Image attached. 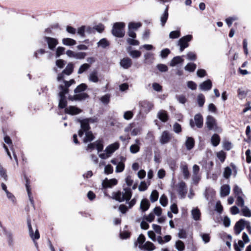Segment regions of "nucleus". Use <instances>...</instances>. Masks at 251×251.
<instances>
[{
    "label": "nucleus",
    "instance_id": "4c0bfd02",
    "mask_svg": "<svg viewBox=\"0 0 251 251\" xmlns=\"http://www.w3.org/2000/svg\"><path fill=\"white\" fill-rule=\"evenodd\" d=\"M143 248L148 251H151L155 249V247L153 243L150 241L146 242L143 245Z\"/></svg>",
    "mask_w": 251,
    "mask_h": 251
},
{
    "label": "nucleus",
    "instance_id": "09e8293b",
    "mask_svg": "<svg viewBox=\"0 0 251 251\" xmlns=\"http://www.w3.org/2000/svg\"><path fill=\"white\" fill-rule=\"evenodd\" d=\"M129 54L133 58H137L139 57L141 55V51L137 50H133L129 52Z\"/></svg>",
    "mask_w": 251,
    "mask_h": 251
},
{
    "label": "nucleus",
    "instance_id": "a878e982",
    "mask_svg": "<svg viewBox=\"0 0 251 251\" xmlns=\"http://www.w3.org/2000/svg\"><path fill=\"white\" fill-rule=\"evenodd\" d=\"M25 178L26 180L25 187H26V191L28 194L29 201H30L31 203L32 204H33V198L31 197V190L30 189L29 180L26 176H25Z\"/></svg>",
    "mask_w": 251,
    "mask_h": 251
},
{
    "label": "nucleus",
    "instance_id": "aec40b11",
    "mask_svg": "<svg viewBox=\"0 0 251 251\" xmlns=\"http://www.w3.org/2000/svg\"><path fill=\"white\" fill-rule=\"evenodd\" d=\"M230 192V187L228 185H223L220 189V195L222 197L228 196Z\"/></svg>",
    "mask_w": 251,
    "mask_h": 251
},
{
    "label": "nucleus",
    "instance_id": "69168bd1",
    "mask_svg": "<svg viewBox=\"0 0 251 251\" xmlns=\"http://www.w3.org/2000/svg\"><path fill=\"white\" fill-rule=\"evenodd\" d=\"M170 53V50L168 49H163L161 51L160 56L163 58H165L167 57Z\"/></svg>",
    "mask_w": 251,
    "mask_h": 251
},
{
    "label": "nucleus",
    "instance_id": "5fc2aeb1",
    "mask_svg": "<svg viewBox=\"0 0 251 251\" xmlns=\"http://www.w3.org/2000/svg\"><path fill=\"white\" fill-rule=\"evenodd\" d=\"M201 236L202 238V241L204 243H207L210 241V235L207 233H201Z\"/></svg>",
    "mask_w": 251,
    "mask_h": 251
},
{
    "label": "nucleus",
    "instance_id": "ea45409f",
    "mask_svg": "<svg viewBox=\"0 0 251 251\" xmlns=\"http://www.w3.org/2000/svg\"><path fill=\"white\" fill-rule=\"evenodd\" d=\"M196 67L197 66L196 64L193 63H189L185 66L184 69L186 71H189L190 72H193L196 69Z\"/></svg>",
    "mask_w": 251,
    "mask_h": 251
},
{
    "label": "nucleus",
    "instance_id": "864d4df0",
    "mask_svg": "<svg viewBox=\"0 0 251 251\" xmlns=\"http://www.w3.org/2000/svg\"><path fill=\"white\" fill-rule=\"evenodd\" d=\"M159 202L162 206H166L168 203V199L164 195H163L160 198Z\"/></svg>",
    "mask_w": 251,
    "mask_h": 251
},
{
    "label": "nucleus",
    "instance_id": "e2e57ef3",
    "mask_svg": "<svg viewBox=\"0 0 251 251\" xmlns=\"http://www.w3.org/2000/svg\"><path fill=\"white\" fill-rule=\"evenodd\" d=\"M133 116V113L130 111H127L125 112L124 114V118L126 120L131 119Z\"/></svg>",
    "mask_w": 251,
    "mask_h": 251
},
{
    "label": "nucleus",
    "instance_id": "a211bd4d",
    "mask_svg": "<svg viewBox=\"0 0 251 251\" xmlns=\"http://www.w3.org/2000/svg\"><path fill=\"white\" fill-rule=\"evenodd\" d=\"M119 148V144L115 142L107 146L104 151L110 155Z\"/></svg>",
    "mask_w": 251,
    "mask_h": 251
},
{
    "label": "nucleus",
    "instance_id": "f257e3e1",
    "mask_svg": "<svg viewBox=\"0 0 251 251\" xmlns=\"http://www.w3.org/2000/svg\"><path fill=\"white\" fill-rule=\"evenodd\" d=\"M132 191L128 187L124 188L123 192L118 191L113 193L112 198L119 202L128 201L131 198Z\"/></svg>",
    "mask_w": 251,
    "mask_h": 251
},
{
    "label": "nucleus",
    "instance_id": "0e129e2a",
    "mask_svg": "<svg viewBox=\"0 0 251 251\" xmlns=\"http://www.w3.org/2000/svg\"><path fill=\"white\" fill-rule=\"evenodd\" d=\"M86 54L85 52H75V58L77 59H82L85 58Z\"/></svg>",
    "mask_w": 251,
    "mask_h": 251
},
{
    "label": "nucleus",
    "instance_id": "a18cd8bd",
    "mask_svg": "<svg viewBox=\"0 0 251 251\" xmlns=\"http://www.w3.org/2000/svg\"><path fill=\"white\" fill-rule=\"evenodd\" d=\"M90 65H89L87 63L83 64V65L80 66V67H79V68L78 70L77 73L78 74H82L84 72H85V71L88 70L90 68Z\"/></svg>",
    "mask_w": 251,
    "mask_h": 251
},
{
    "label": "nucleus",
    "instance_id": "5701e85b",
    "mask_svg": "<svg viewBox=\"0 0 251 251\" xmlns=\"http://www.w3.org/2000/svg\"><path fill=\"white\" fill-rule=\"evenodd\" d=\"M150 206V203L149 201L147 199H144L141 201L140 208L142 211L145 212L149 208Z\"/></svg>",
    "mask_w": 251,
    "mask_h": 251
},
{
    "label": "nucleus",
    "instance_id": "20e7f679",
    "mask_svg": "<svg viewBox=\"0 0 251 251\" xmlns=\"http://www.w3.org/2000/svg\"><path fill=\"white\" fill-rule=\"evenodd\" d=\"M190 126L191 128H194L195 126L198 128H201L203 126V118L201 114H197L195 115L194 120H190Z\"/></svg>",
    "mask_w": 251,
    "mask_h": 251
},
{
    "label": "nucleus",
    "instance_id": "412c9836",
    "mask_svg": "<svg viewBox=\"0 0 251 251\" xmlns=\"http://www.w3.org/2000/svg\"><path fill=\"white\" fill-rule=\"evenodd\" d=\"M157 116L158 118L162 122H166L169 119L168 114L165 110H160L158 112Z\"/></svg>",
    "mask_w": 251,
    "mask_h": 251
},
{
    "label": "nucleus",
    "instance_id": "423d86ee",
    "mask_svg": "<svg viewBox=\"0 0 251 251\" xmlns=\"http://www.w3.org/2000/svg\"><path fill=\"white\" fill-rule=\"evenodd\" d=\"M246 222L247 221L242 219L236 222L234 227L235 234L239 235L241 232L245 227Z\"/></svg>",
    "mask_w": 251,
    "mask_h": 251
},
{
    "label": "nucleus",
    "instance_id": "b1692460",
    "mask_svg": "<svg viewBox=\"0 0 251 251\" xmlns=\"http://www.w3.org/2000/svg\"><path fill=\"white\" fill-rule=\"evenodd\" d=\"M185 144L187 150L190 151L194 147L195 141L194 139L191 137H187Z\"/></svg>",
    "mask_w": 251,
    "mask_h": 251
},
{
    "label": "nucleus",
    "instance_id": "9d476101",
    "mask_svg": "<svg viewBox=\"0 0 251 251\" xmlns=\"http://www.w3.org/2000/svg\"><path fill=\"white\" fill-rule=\"evenodd\" d=\"M206 125L209 130H215L216 127V120L211 116L206 118Z\"/></svg>",
    "mask_w": 251,
    "mask_h": 251
},
{
    "label": "nucleus",
    "instance_id": "4be33fe9",
    "mask_svg": "<svg viewBox=\"0 0 251 251\" xmlns=\"http://www.w3.org/2000/svg\"><path fill=\"white\" fill-rule=\"evenodd\" d=\"M168 6H167L163 14L160 17L161 25L163 27L165 25L168 18Z\"/></svg>",
    "mask_w": 251,
    "mask_h": 251
},
{
    "label": "nucleus",
    "instance_id": "2eb2a0df",
    "mask_svg": "<svg viewBox=\"0 0 251 251\" xmlns=\"http://www.w3.org/2000/svg\"><path fill=\"white\" fill-rule=\"evenodd\" d=\"M140 105L146 112H149L153 106L151 102L146 100L140 102Z\"/></svg>",
    "mask_w": 251,
    "mask_h": 251
},
{
    "label": "nucleus",
    "instance_id": "13d9d810",
    "mask_svg": "<svg viewBox=\"0 0 251 251\" xmlns=\"http://www.w3.org/2000/svg\"><path fill=\"white\" fill-rule=\"evenodd\" d=\"M65 48L58 47L56 50V57H59L61 55L63 54L65 51Z\"/></svg>",
    "mask_w": 251,
    "mask_h": 251
},
{
    "label": "nucleus",
    "instance_id": "e433bc0d",
    "mask_svg": "<svg viewBox=\"0 0 251 251\" xmlns=\"http://www.w3.org/2000/svg\"><path fill=\"white\" fill-rule=\"evenodd\" d=\"M89 80L90 81L93 82H98L99 81V78L97 76V72L96 71H93L91 73H90L89 76Z\"/></svg>",
    "mask_w": 251,
    "mask_h": 251
},
{
    "label": "nucleus",
    "instance_id": "bb28decb",
    "mask_svg": "<svg viewBox=\"0 0 251 251\" xmlns=\"http://www.w3.org/2000/svg\"><path fill=\"white\" fill-rule=\"evenodd\" d=\"M63 82L64 85H60L59 86V89L60 90V92H64V91H67V94L69 93V88L72 85L70 83H69L68 81L63 80Z\"/></svg>",
    "mask_w": 251,
    "mask_h": 251
},
{
    "label": "nucleus",
    "instance_id": "3c124183",
    "mask_svg": "<svg viewBox=\"0 0 251 251\" xmlns=\"http://www.w3.org/2000/svg\"><path fill=\"white\" fill-rule=\"evenodd\" d=\"M124 169H125L124 163L122 162H120L117 164V166L116 167V173L122 172L124 171Z\"/></svg>",
    "mask_w": 251,
    "mask_h": 251
},
{
    "label": "nucleus",
    "instance_id": "f704fd0d",
    "mask_svg": "<svg viewBox=\"0 0 251 251\" xmlns=\"http://www.w3.org/2000/svg\"><path fill=\"white\" fill-rule=\"evenodd\" d=\"M29 234L30 237L33 240H37L40 238V234L38 229H36L35 233H33L32 228L28 230Z\"/></svg>",
    "mask_w": 251,
    "mask_h": 251
},
{
    "label": "nucleus",
    "instance_id": "4d7b16f0",
    "mask_svg": "<svg viewBox=\"0 0 251 251\" xmlns=\"http://www.w3.org/2000/svg\"><path fill=\"white\" fill-rule=\"evenodd\" d=\"M187 58L189 60L195 61L197 58V56L194 52L190 51L187 54Z\"/></svg>",
    "mask_w": 251,
    "mask_h": 251
},
{
    "label": "nucleus",
    "instance_id": "4468645a",
    "mask_svg": "<svg viewBox=\"0 0 251 251\" xmlns=\"http://www.w3.org/2000/svg\"><path fill=\"white\" fill-rule=\"evenodd\" d=\"M132 60L128 57H125L121 60L120 66L125 69L129 68L132 65Z\"/></svg>",
    "mask_w": 251,
    "mask_h": 251
},
{
    "label": "nucleus",
    "instance_id": "6e6d98bb",
    "mask_svg": "<svg viewBox=\"0 0 251 251\" xmlns=\"http://www.w3.org/2000/svg\"><path fill=\"white\" fill-rule=\"evenodd\" d=\"M233 192L236 197L243 195L242 189L237 185H235L233 189Z\"/></svg>",
    "mask_w": 251,
    "mask_h": 251
},
{
    "label": "nucleus",
    "instance_id": "052dcab7",
    "mask_svg": "<svg viewBox=\"0 0 251 251\" xmlns=\"http://www.w3.org/2000/svg\"><path fill=\"white\" fill-rule=\"evenodd\" d=\"M157 68L161 72H166L168 71V67L164 64H159L157 65Z\"/></svg>",
    "mask_w": 251,
    "mask_h": 251
},
{
    "label": "nucleus",
    "instance_id": "f3484780",
    "mask_svg": "<svg viewBox=\"0 0 251 251\" xmlns=\"http://www.w3.org/2000/svg\"><path fill=\"white\" fill-rule=\"evenodd\" d=\"M117 184V180L115 178L108 180L106 178L102 182V187L104 188L111 187Z\"/></svg>",
    "mask_w": 251,
    "mask_h": 251
},
{
    "label": "nucleus",
    "instance_id": "f03ea898",
    "mask_svg": "<svg viewBox=\"0 0 251 251\" xmlns=\"http://www.w3.org/2000/svg\"><path fill=\"white\" fill-rule=\"evenodd\" d=\"M125 26L126 24L123 22H117L114 23L112 29V34L113 35L118 38L123 37L125 34Z\"/></svg>",
    "mask_w": 251,
    "mask_h": 251
},
{
    "label": "nucleus",
    "instance_id": "7ed1b4c3",
    "mask_svg": "<svg viewBox=\"0 0 251 251\" xmlns=\"http://www.w3.org/2000/svg\"><path fill=\"white\" fill-rule=\"evenodd\" d=\"M92 121L91 119H85L83 120H79L80 123L81 129L78 131V134L79 137H82L84 132L89 131L90 126L89 122Z\"/></svg>",
    "mask_w": 251,
    "mask_h": 251
},
{
    "label": "nucleus",
    "instance_id": "473e14b6",
    "mask_svg": "<svg viewBox=\"0 0 251 251\" xmlns=\"http://www.w3.org/2000/svg\"><path fill=\"white\" fill-rule=\"evenodd\" d=\"M141 26L142 24L140 22H130L128 25V28L131 29L132 30H136Z\"/></svg>",
    "mask_w": 251,
    "mask_h": 251
},
{
    "label": "nucleus",
    "instance_id": "0eeeda50",
    "mask_svg": "<svg viewBox=\"0 0 251 251\" xmlns=\"http://www.w3.org/2000/svg\"><path fill=\"white\" fill-rule=\"evenodd\" d=\"M67 94V91L64 92H59L58 96L60 98L59 100L58 107L60 109H63L66 107L67 104V101L65 97V95Z\"/></svg>",
    "mask_w": 251,
    "mask_h": 251
},
{
    "label": "nucleus",
    "instance_id": "bf43d9fd",
    "mask_svg": "<svg viewBox=\"0 0 251 251\" xmlns=\"http://www.w3.org/2000/svg\"><path fill=\"white\" fill-rule=\"evenodd\" d=\"M173 130L176 133H179L181 131V126L180 124L176 123L173 125Z\"/></svg>",
    "mask_w": 251,
    "mask_h": 251
},
{
    "label": "nucleus",
    "instance_id": "ddd939ff",
    "mask_svg": "<svg viewBox=\"0 0 251 251\" xmlns=\"http://www.w3.org/2000/svg\"><path fill=\"white\" fill-rule=\"evenodd\" d=\"M212 86V83L210 79H207L201 83L199 85V89L203 91L210 90Z\"/></svg>",
    "mask_w": 251,
    "mask_h": 251
},
{
    "label": "nucleus",
    "instance_id": "6e6552de",
    "mask_svg": "<svg viewBox=\"0 0 251 251\" xmlns=\"http://www.w3.org/2000/svg\"><path fill=\"white\" fill-rule=\"evenodd\" d=\"M177 193L181 199H183L186 196L187 189L186 184L183 181H181L178 184Z\"/></svg>",
    "mask_w": 251,
    "mask_h": 251
},
{
    "label": "nucleus",
    "instance_id": "49530a36",
    "mask_svg": "<svg viewBox=\"0 0 251 251\" xmlns=\"http://www.w3.org/2000/svg\"><path fill=\"white\" fill-rule=\"evenodd\" d=\"M176 248L178 251H183L184 250L185 246L182 241L178 240L176 243Z\"/></svg>",
    "mask_w": 251,
    "mask_h": 251
},
{
    "label": "nucleus",
    "instance_id": "f8f14e48",
    "mask_svg": "<svg viewBox=\"0 0 251 251\" xmlns=\"http://www.w3.org/2000/svg\"><path fill=\"white\" fill-rule=\"evenodd\" d=\"M88 97V95L85 93H79L78 94H75V95L73 96H69V99L71 100H82L86 99Z\"/></svg>",
    "mask_w": 251,
    "mask_h": 251
},
{
    "label": "nucleus",
    "instance_id": "774afa93",
    "mask_svg": "<svg viewBox=\"0 0 251 251\" xmlns=\"http://www.w3.org/2000/svg\"><path fill=\"white\" fill-rule=\"evenodd\" d=\"M96 149L98 152L102 151L103 149V145L102 142L100 140L97 141Z\"/></svg>",
    "mask_w": 251,
    "mask_h": 251
},
{
    "label": "nucleus",
    "instance_id": "2f4dec72",
    "mask_svg": "<svg viewBox=\"0 0 251 251\" xmlns=\"http://www.w3.org/2000/svg\"><path fill=\"white\" fill-rule=\"evenodd\" d=\"M74 70V65L72 63H69L66 66V68L63 71V73L65 75H71Z\"/></svg>",
    "mask_w": 251,
    "mask_h": 251
},
{
    "label": "nucleus",
    "instance_id": "c03bdc74",
    "mask_svg": "<svg viewBox=\"0 0 251 251\" xmlns=\"http://www.w3.org/2000/svg\"><path fill=\"white\" fill-rule=\"evenodd\" d=\"M158 193L156 190H153L151 195L150 200L152 202L156 201L158 198Z\"/></svg>",
    "mask_w": 251,
    "mask_h": 251
},
{
    "label": "nucleus",
    "instance_id": "c9c22d12",
    "mask_svg": "<svg viewBox=\"0 0 251 251\" xmlns=\"http://www.w3.org/2000/svg\"><path fill=\"white\" fill-rule=\"evenodd\" d=\"M97 45L98 47L104 49L109 46V42L106 39L102 38L98 42Z\"/></svg>",
    "mask_w": 251,
    "mask_h": 251
},
{
    "label": "nucleus",
    "instance_id": "de8ad7c7",
    "mask_svg": "<svg viewBox=\"0 0 251 251\" xmlns=\"http://www.w3.org/2000/svg\"><path fill=\"white\" fill-rule=\"evenodd\" d=\"M244 242L242 240H239L238 242V244H234V249L236 251H241V250L239 247L241 248H243L245 246Z\"/></svg>",
    "mask_w": 251,
    "mask_h": 251
},
{
    "label": "nucleus",
    "instance_id": "72a5a7b5",
    "mask_svg": "<svg viewBox=\"0 0 251 251\" xmlns=\"http://www.w3.org/2000/svg\"><path fill=\"white\" fill-rule=\"evenodd\" d=\"M62 43L65 46H74L76 44V41L71 38H66L62 39Z\"/></svg>",
    "mask_w": 251,
    "mask_h": 251
},
{
    "label": "nucleus",
    "instance_id": "338daca9",
    "mask_svg": "<svg viewBox=\"0 0 251 251\" xmlns=\"http://www.w3.org/2000/svg\"><path fill=\"white\" fill-rule=\"evenodd\" d=\"M231 174V169L228 167H226L224 172V176L226 178H228L230 176Z\"/></svg>",
    "mask_w": 251,
    "mask_h": 251
},
{
    "label": "nucleus",
    "instance_id": "a19ab883",
    "mask_svg": "<svg viewBox=\"0 0 251 251\" xmlns=\"http://www.w3.org/2000/svg\"><path fill=\"white\" fill-rule=\"evenodd\" d=\"M242 209H241V211L243 213V215L247 217H251V211L247 206H243Z\"/></svg>",
    "mask_w": 251,
    "mask_h": 251
},
{
    "label": "nucleus",
    "instance_id": "cd10ccee",
    "mask_svg": "<svg viewBox=\"0 0 251 251\" xmlns=\"http://www.w3.org/2000/svg\"><path fill=\"white\" fill-rule=\"evenodd\" d=\"M220 141V136L217 134H214L211 137V142L212 145L214 147L217 146L219 144Z\"/></svg>",
    "mask_w": 251,
    "mask_h": 251
},
{
    "label": "nucleus",
    "instance_id": "dca6fc26",
    "mask_svg": "<svg viewBox=\"0 0 251 251\" xmlns=\"http://www.w3.org/2000/svg\"><path fill=\"white\" fill-rule=\"evenodd\" d=\"M65 112L66 113L73 115L79 114L81 112V110L75 106H70L65 108Z\"/></svg>",
    "mask_w": 251,
    "mask_h": 251
},
{
    "label": "nucleus",
    "instance_id": "9b49d317",
    "mask_svg": "<svg viewBox=\"0 0 251 251\" xmlns=\"http://www.w3.org/2000/svg\"><path fill=\"white\" fill-rule=\"evenodd\" d=\"M4 235L6 237L7 243L9 247H12L14 245V240L13 234L10 231L6 230L5 228L3 229Z\"/></svg>",
    "mask_w": 251,
    "mask_h": 251
},
{
    "label": "nucleus",
    "instance_id": "8fccbe9b",
    "mask_svg": "<svg viewBox=\"0 0 251 251\" xmlns=\"http://www.w3.org/2000/svg\"><path fill=\"white\" fill-rule=\"evenodd\" d=\"M180 36V33L179 30H175L171 31L169 34V37L171 39H176Z\"/></svg>",
    "mask_w": 251,
    "mask_h": 251
},
{
    "label": "nucleus",
    "instance_id": "6ab92c4d",
    "mask_svg": "<svg viewBox=\"0 0 251 251\" xmlns=\"http://www.w3.org/2000/svg\"><path fill=\"white\" fill-rule=\"evenodd\" d=\"M171 139L170 135L167 131H164L162 132L160 138V142L161 144H165L169 142Z\"/></svg>",
    "mask_w": 251,
    "mask_h": 251
},
{
    "label": "nucleus",
    "instance_id": "c85d7f7f",
    "mask_svg": "<svg viewBox=\"0 0 251 251\" xmlns=\"http://www.w3.org/2000/svg\"><path fill=\"white\" fill-rule=\"evenodd\" d=\"M183 59L179 56L174 57L170 62V66L174 67L178 64L183 62Z\"/></svg>",
    "mask_w": 251,
    "mask_h": 251
},
{
    "label": "nucleus",
    "instance_id": "393cba45",
    "mask_svg": "<svg viewBox=\"0 0 251 251\" xmlns=\"http://www.w3.org/2000/svg\"><path fill=\"white\" fill-rule=\"evenodd\" d=\"M191 214L193 219L195 221H198L200 219L201 213L200 210L197 207L193 208L191 210Z\"/></svg>",
    "mask_w": 251,
    "mask_h": 251
},
{
    "label": "nucleus",
    "instance_id": "1a4fd4ad",
    "mask_svg": "<svg viewBox=\"0 0 251 251\" xmlns=\"http://www.w3.org/2000/svg\"><path fill=\"white\" fill-rule=\"evenodd\" d=\"M45 41L47 42L48 48L50 50H53L58 44V40L54 38L45 37Z\"/></svg>",
    "mask_w": 251,
    "mask_h": 251
},
{
    "label": "nucleus",
    "instance_id": "79ce46f5",
    "mask_svg": "<svg viewBox=\"0 0 251 251\" xmlns=\"http://www.w3.org/2000/svg\"><path fill=\"white\" fill-rule=\"evenodd\" d=\"M197 101L200 107L203 106L205 102V98L203 94H199L197 97Z\"/></svg>",
    "mask_w": 251,
    "mask_h": 251
},
{
    "label": "nucleus",
    "instance_id": "37998d69",
    "mask_svg": "<svg viewBox=\"0 0 251 251\" xmlns=\"http://www.w3.org/2000/svg\"><path fill=\"white\" fill-rule=\"evenodd\" d=\"M182 172L183 174L184 178L187 179L189 176V173L188 171L187 165H183L181 166Z\"/></svg>",
    "mask_w": 251,
    "mask_h": 251
},
{
    "label": "nucleus",
    "instance_id": "680f3d73",
    "mask_svg": "<svg viewBox=\"0 0 251 251\" xmlns=\"http://www.w3.org/2000/svg\"><path fill=\"white\" fill-rule=\"evenodd\" d=\"M113 169L112 166L111 165L108 164V165H107L105 166V167L104 168L105 174L108 175V174H112L113 173Z\"/></svg>",
    "mask_w": 251,
    "mask_h": 251
},
{
    "label": "nucleus",
    "instance_id": "c756f323",
    "mask_svg": "<svg viewBox=\"0 0 251 251\" xmlns=\"http://www.w3.org/2000/svg\"><path fill=\"white\" fill-rule=\"evenodd\" d=\"M95 138V137L90 131L85 132V137L83 139L84 143H87L92 141Z\"/></svg>",
    "mask_w": 251,
    "mask_h": 251
},
{
    "label": "nucleus",
    "instance_id": "7c9ffc66",
    "mask_svg": "<svg viewBox=\"0 0 251 251\" xmlns=\"http://www.w3.org/2000/svg\"><path fill=\"white\" fill-rule=\"evenodd\" d=\"M135 142L137 144L132 145L130 147V151L132 153H136L138 152L140 150V147L138 145V144H139V140L138 139H136L135 140Z\"/></svg>",
    "mask_w": 251,
    "mask_h": 251
},
{
    "label": "nucleus",
    "instance_id": "39448f33",
    "mask_svg": "<svg viewBox=\"0 0 251 251\" xmlns=\"http://www.w3.org/2000/svg\"><path fill=\"white\" fill-rule=\"evenodd\" d=\"M192 39L191 35H187L181 37L178 41V45L180 46V51H182L184 49L189 46L188 42Z\"/></svg>",
    "mask_w": 251,
    "mask_h": 251
},
{
    "label": "nucleus",
    "instance_id": "58836bf2",
    "mask_svg": "<svg viewBox=\"0 0 251 251\" xmlns=\"http://www.w3.org/2000/svg\"><path fill=\"white\" fill-rule=\"evenodd\" d=\"M87 86L84 83H81L77 86L74 90L75 94L79 93L85 91L87 89Z\"/></svg>",
    "mask_w": 251,
    "mask_h": 251
},
{
    "label": "nucleus",
    "instance_id": "603ef678",
    "mask_svg": "<svg viewBox=\"0 0 251 251\" xmlns=\"http://www.w3.org/2000/svg\"><path fill=\"white\" fill-rule=\"evenodd\" d=\"M236 198V204L240 207L244 206V200L242 197V196H238Z\"/></svg>",
    "mask_w": 251,
    "mask_h": 251
}]
</instances>
